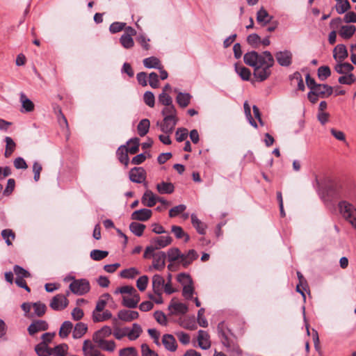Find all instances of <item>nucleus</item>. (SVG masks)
<instances>
[{"instance_id": "nucleus-10", "label": "nucleus", "mask_w": 356, "mask_h": 356, "mask_svg": "<svg viewBox=\"0 0 356 356\" xmlns=\"http://www.w3.org/2000/svg\"><path fill=\"white\" fill-rule=\"evenodd\" d=\"M172 241V239L170 236H161L154 238L151 243L156 250L168 246L171 244Z\"/></svg>"}, {"instance_id": "nucleus-45", "label": "nucleus", "mask_w": 356, "mask_h": 356, "mask_svg": "<svg viewBox=\"0 0 356 356\" xmlns=\"http://www.w3.org/2000/svg\"><path fill=\"white\" fill-rule=\"evenodd\" d=\"M112 317V314L110 311L106 310L102 314L96 313L95 311L92 312V320L94 322H102L110 319Z\"/></svg>"}, {"instance_id": "nucleus-40", "label": "nucleus", "mask_w": 356, "mask_h": 356, "mask_svg": "<svg viewBox=\"0 0 356 356\" xmlns=\"http://www.w3.org/2000/svg\"><path fill=\"white\" fill-rule=\"evenodd\" d=\"M35 351L38 356H50L51 348L44 343H39L35 347Z\"/></svg>"}, {"instance_id": "nucleus-12", "label": "nucleus", "mask_w": 356, "mask_h": 356, "mask_svg": "<svg viewBox=\"0 0 356 356\" xmlns=\"http://www.w3.org/2000/svg\"><path fill=\"white\" fill-rule=\"evenodd\" d=\"M141 202L144 206L152 207L157 202V197L152 191L147 189L141 198Z\"/></svg>"}, {"instance_id": "nucleus-9", "label": "nucleus", "mask_w": 356, "mask_h": 356, "mask_svg": "<svg viewBox=\"0 0 356 356\" xmlns=\"http://www.w3.org/2000/svg\"><path fill=\"white\" fill-rule=\"evenodd\" d=\"M152 267L158 270H161L165 266L166 254L164 252H159L152 254Z\"/></svg>"}, {"instance_id": "nucleus-2", "label": "nucleus", "mask_w": 356, "mask_h": 356, "mask_svg": "<svg viewBox=\"0 0 356 356\" xmlns=\"http://www.w3.org/2000/svg\"><path fill=\"white\" fill-rule=\"evenodd\" d=\"M332 187L334 188V195L341 200L338 203V207L342 216L356 227V209L350 202L354 199V194L352 191L348 188H343L341 185L335 184Z\"/></svg>"}, {"instance_id": "nucleus-30", "label": "nucleus", "mask_w": 356, "mask_h": 356, "mask_svg": "<svg viewBox=\"0 0 356 356\" xmlns=\"http://www.w3.org/2000/svg\"><path fill=\"white\" fill-rule=\"evenodd\" d=\"M353 69L354 67L351 64L348 63H341V61H339L334 67L335 71L341 74L350 73Z\"/></svg>"}, {"instance_id": "nucleus-1", "label": "nucleus", "mask_w": 356, "mask_h": 356, "mask_svg": "<svg viewBox=\"0 0 356 356\" xmlns=\"http://www.w3.org/2000/svg\"><path fill=\"white\" fill-rule=\"evenodd\" d=\"M243 60L246 65L254 68L253 75L257 81H264L270 76L275 60L270 51L259 54L252 51L245 54Z\"/></svg>"}, {"instance_id": "nucleus-33", "label": "nucleus", "mask_w": 356, "mask_h": 356, "mask_svg": "<svg viewBox=\"0 0 356 356\" xmlns=\"http://www.w3.org/2000/svg\"><path fill=\"white\" fill-rule=\"evenodd\" d=\"M68 350V346L66 343H61L51 348V355L54 356H66Z\"/></svg>"}, {"instance_id": "nucleus-36", "label": "nucleus", "mask_w": 356, "mask_h": 356, "mask_svg": "<svg viewBox=\"0 0 356 356\" xmlns=\"http://www.w3.org/2000/svg\"><path fill=\"white\" fill-rule=\"evenodd\" d=\"M191 222L199 234H205L206 225L194 213L191 215Z\"/></svg>"}, {"instance_id": "nucleus-59", "label": "nucleus", "mask_w": 356, "mask_h": 356, "mask_svg": "<svg viewBox=\"0 0 356 356\" xmlns=\"http://www.w3.org/2000/svg\"><path fill=\"white\" fill-rule=\"evenodd\" d=\"M290 79L293 81H296L298 83V88L300 90H305V84L303 82L302 77L300 72H296L293 73L291 76Z\"/></svg>"}, {"instance_id": "nucleus-48", "label": "nucleus", "mask_w": 356, "mask_h": 356, "mask_svg": "<svg viewBox=\"0 0 356 356\" xmlns=\"http://www.w3.org/2000/svg\"><path fill=\"white\" fill-rule=\"evenodd\" d=\"M141 332L142 328L140 325L137 323H134L132 329L128 333H127V335L130 340H135L139 337Z\"/></svg>"}, {"instance_id": "nucleus-23", "label": "nucleus", "mask_w": 356, "mask_h": 356, "mask_svg": "<svg viewBox=\"0 0 356 356\" xmlns=\"http://www.w3.org/2000/svg\"><path fill=\"white\" fill-rule=\"evenodd\" d=\"M143 63L144 66L148 69L155 68L161 70V66L162 65L160 60L155 56L146 58L143 60Z\"/></svg>"}, {"instance_id": "nucleus-7", "label": "nucleus", "mask_w": 356, "mask_h": 356, "mask_svg": "<svg viewBox=\"0 0 356 356\" xmlns=\"http://www.w3.org/2000/svg\"><path fill=\"white\" fill-rule=\"evenodd\" d=\"M68 302V300L65 295L58 294L52 298L50 307L54 310L60 311L67 307Z\"/></svg>"}, {"instance_id": "nucleus-16", "label": "nucleus", "mask_w": 356, "mask_h": 356, "mask_svg": "<svg viewBox=\"0 0 356 356\" xmlns=\"http://www.w3.org/2000/svg\"><path fill=\"white\" fill-rule=\"evenodd\" d=\"M152 216V211L148 209L136 210L131 214V218L136 220L146 221Z\"/></svg>"}, {"instance_id": "nucleus-60", "label": "nucleus", "mask_w": 356, "mask_h": 356, "mask_svg": "<svg viewBox=\"0 0 356 356\" xmlns=\"http://www.w3.org/2000/svg\"><path fill=\"white\" fill-rule=\"evenodd\" d=\"M137 42L141 45L143 49L147 51L150 49L149 42V38H147L145 35L140 34L136 38Z\"/></svg>"}, {"instance_id": "nucleus-21", "label": "nucleus", "mask_w": 356, "mask_h": 356, "mask_svg": "<svg viewBox=\"0 0 356 356\" xmlns=\"http://www.w3.org/2000/svg\"><path fill=\"white\" fill-rule=\"evenodd\" d=\"M165 280L160 275H154L152 277V289L154 293H162Z\"/></svg>"}, {"instance_id": "nucleus-50", "label": "nucleus", "mask_w": 356, "mask_h": 356, "mask_svg": "<svg viewBox=\"0 0 356 356\" xmlns=\"http://www.w3.org/2000/svg\"><path fill=\"white\" fill-rule=\"evenodd\" d=\"M247 42L253 48H257L261 44V38L257 33H252L247 37Z\"/></svg>"}, {"instance_id": "nucleus-44", "label": "nucleus", "mask_w": 356, "mask_h": 356, "mask_svg": "<svg viewBox=\"0 0 356 356\" xmlns=\"http://www.w3.org/2000/svg\"><path fill=\"white\" fill-rule=\"evenodd\" d=\"M130 231L137 236L143 235L145 225L139 222H133L129 225Z\"/></svg>"}, {"instance_id": "nucleus-17", "label": "nucleus", "mask_w": 356, "mask_h": 356, "mask_svg": "<svg viewBox=\"0 0 356 356\" xmlns=\"http://www.w3.org/2000/svg\"><path fill=\"white\" fill-rule=\"evenodd\" d=\"M175 92H177L176 97L177 103L181 108H186L191 103L192 96L188 92H177V89H175Z\"/></svg>"}, {"instance_id": "nucleus-49", "label": "nucleus", "mask_w": 356, "mask_h": 356, "mask_svg": "<svg viewBox=\"0 0 356 356\" xmlns=\"http://www.w3.org/2000/svg\"><path fill=\"white\" fill-rule=\"evenodd\" d=\"M331 75V70L328 66H321L318 69V77L321 81L326 80Z\"/></svg>"}, {"instance_id": "nucleus-8", "label": "nucleus", "mask_w": 356, "mask_h": 356, "mask_svg": "<svg viewBox=\"0 0 356 356\" xmlns=\"http://www.w3.org/2000/svg\"><path fill=\"white\" fill-rule=\"evenodd\" d=\"M47 329L48 324L45 321L36 320L33 321L29 326L28 332L30 335L33 336L38 332L44 331L47 330Z\"/></svg>"}, {"instance_id": "nucleus-54", "label": "nucleus", "mask_w": 356, "mask_h": 356, "mask_svg": "<svg viewBox=\"0 0 356 356\" xmlns=\"http://www.w3.org/2000/svg\"><path fill=\"white\" fill-rule=\"evenodd\" d=\"M356 80L355 75L353 73H348L341 76L338 79V81L341 84L350 85L353 83Z\"/></svg>"}, {"instance_id": "nucleus-26", "label": "nucleus", "mask_w": 356, "mask_h": 356, "mask_svg": "<svg viewBox=\"0 0 356 356\" xmlns=\"http://www.w3.org/2000/svg\"><path fill=\"white\" fill-rule=\"evenodd\" d=\"M272 19L273 17L270 16L264 8H260L257 13V21L262 24L263 26L268 24Z\"/></svg>"}, {"instance_id": "nucleus-14", "label": "nucleus", "mask_w": 356, "mask_h": 356, "mask_svg": "<svg viewBox=\"0 0 356 356\" xmlns=\"http://www.w3.org/2000/svg\"><path fill=\"white\" fill-rule=\"evenodd\" d=\"M118 318L125 322H130L137 319L139 316L138 312L136 311L122 309L120 310L118 314Z\"/></svg>"}, {"instance_id": "nucleus-19", "label": "nucleus", "mask_w": 356, "mask_h": 356, "mask_svg": "<svg viewBox=\"0 0 356 356\" xmlns=\"http://www.w3.org/2000/svg\"><path fill=\"white\" fill-rule=\"evenodd\" d=\"M312 90L321 98L331 95L333 92L332 88L327 84H318Z\"/></svg>"}, {"instance_id": "nucleus-52", "label": "nucleus", "mask_w": 356, "mask_h": 356, "mask_svg": "<svg viewBox=\"0 0 356 356\" xmlns=\"http://www.w3.org/2000/svg\"><path fill=\"white\" fill-rule=\"evenodd\" d=\"M140 274L136 268L124 269L120 272V276L123 278L131 279Z\"/></svg>"}, {"instance_id": "nucleus-13", "label": "nucleus", "mask_w": 356, "mask_h": 356, "mask_svg": "<svg viewBox=\"0 0 356 356\" xmlns=\"http://www.w3.org/2000/svg\"><path fill=\"white\" fill-rule=\"evenodd\" d=\"M162 343L165 349L170 352H175L177 348V344L175 338L170 334H165L163 336Z\"/></svg>"}, {"instance_id": "nucleus-25", "label": "nucleus", "mask_w": 356, "mask_h": 356, "mask_svg": "<svg viewBox=\"0 0 356 356\" xmlns=\"http://www.w3.org/2000/svg\"><path fill=\"white\" fill-rule=\"evenodd\" d=\"M156 189L160 194H171L175 191V186L171 182L162 181L156 185Z\"/></svg>"}, {"instance_id": "nucleus-28", "label": "nucleus", "mask_w": 356, "mask_h": 356, "mask_svg": "<svg viewBox=\"0 0 356 356\" xmlns=\"http://www.w3.org/2000/svg\"><path fill=\"white\" fill-rule=\"evenodd\" d=\"M111 334V328L109 326L106 325L94 334L92 339L94 341H98L99 339H104L105 338L109 337Z\"/></svg>"}, {"instance_id": "nucleus-61", "label": "nucleus", "mask_w": 356, "mask_h": 356, "mask_svg": "<svg viewBox=\"0 0 356 356\" xmlns=\"http://www.w3.org/2000/svg\"><path fill=\"white\" fill-rule=\"evenodd\" d=\"M186 209V205L184 204H179L177 206H175L172 207L169 211V216L170 218H174L178 216L179 214L183 213Z\"/></svg>"}, {"instance_id": "nucleus-53", "label": "nucleus", "mask_w": 356, "mask_h": 356, "mask_svg": "<svg viewBox=\"0 0 356 356\" xmlns=\"http://www.w3.org/2000/svg\"><path fill=\"white\" fill-rule=\"evenodd\" d=\"M120 42L122 46L127 49L132 48L134 45V41L132 37L128 35L127 36L124 35H121L120 38Z\"/></svg>"}, {"instance_id": "nucleus-3", "label": "nucleus", "mask_w": 356, "mask_h": 356, "mask_svg": "<svg viewBox=\"0 0 356 356\" xmlns=\"http://www.w3.org/2000/svg\"><path fill=\"white\" fill-rule=\"evenodd\" d=\"M72 282L69 287L70 291L76 295L83 296L87 293L90 289V282L86 279L76 280L72 277Z\"/></svg>"}, {"instance_id": "nucleus-37", "label": "nucleus", "mask_w": 356, "mask_h": 356, "mask_svg": "<svg viewBox=\"0 0 356 356\" xmlns=\"http://www.w3.org/2000/svg\"><path fill=\"white\" fill-rule=\"evenodd\" d=\"M6 142V150L4 156L8 158L11 156L16 148V143L12 138L6 136L4 139Z\"/></svg>"}, {"instance_id": "nucleus-63", "label": "nucleus", "mask_w": 356, "mask_h": 356, "mask_svg": "<svg viewBox=\"0 0 356 356\" xmlns=\"http://www.w3.org/2000/svg\"><path fill=\"white\" fill-rule=\"evenodd\" d=\"M143 99L145 103L149 107L152 108L154 106L155 98L153 92L150 91L145 92L143 95Z\"/></svg>"}, {"instance_id": "nucleus-47", "label": "nucleus", "mask_w": 356, "mask_h": 356, "mask_svg": "<svg viewBox=\"0 0 356 356\" xmlns=\"http://www.w3.org/2000/svg\"><path fill=\"white\" fill-rule=\"evenodd\" d=\"M335 8L339 14H343L350 8V4L348 0L337 1Z\"/></svg>"}, {"instance_id": "nucleus-35", "label": "nucleus", "mask_w": 356, "mask_h": 356, "mask_svg": "<svg viewBox=\"0 0 356 356\" xmlns=\"http://www.w3.org/2000/svg\"><path fill=\"white\" fill-rule=\"evenodd\" d=\"M356 28L353 25L342 26L339 35L344 39H348L355 33Z\"/></svg>"}, {"instance_id": "nucleus-18", "label": "nucleus", "mask_w": 356, "mask_h": 356, "mask_svg": "<svg viewBox=\"0 0 356 356\" xmlns=\"http://www.w3.org/2000/svg\"><path fill=\"white\" fill-rule=\"evenodd\" d=\"M348 56L347 49L344 44L337 45L333 50V57L335 60L342 61Z\"/></svg>"}, {"instance_id": "nucleus-6", "label": "nucleus", "mask_w": 356, "mask_h": 356, "mask_svg": "<svg viewBox=\"0 0 356 356\" xmlns=\"http://www.w3.org/2000/svg\"><path fill=\"white\" fill-rule=\"evenodd\" d=\"M129 176L132 182L141 184L145 181L146 172L142 167H135L131 169Z\"/></svg>"}, {"instance_id": "nucleus-20", "label": "nucleus", "mask_w": 356, "mask_h": 356, "mask_svg": "<svg viewBox=\"0 0 356 356\" xmlns=\"http://www.w3.org/2000/svg\"><path fill=\"white\" fill-rule=\"evenodd\" d=\"M197 341L199 346L203 350H207L211 346V343L209 339V334L204 330H199Z\"/></svg>"}, {"instance_id": "nucleus-29", "label": "nucleus", "mask_w": 356, "mask_h": 356, "mask_svg": "<svg viewBox=\"0 0 356 356\" xmlns=\"http://www.w3.org/2000/svg\"><path fill=\"white\" fill-rule=\"evenodd\" d=\"M98 346L104 350H106L108 352H113L115 350L116 345L114 341H107L105 339H99L98 341H95Z\"/></svg>"}, {"instance_id": "nucleus-42", "label": "nucleus", "mask_w": 356, "mask_h": 356, "mask_svg": "<svg viewBox=\"0 0 356 356\" xmlns=\"http://www.w3.org/2000/svg\"><path fill=\"white\" fill-rule=\"evenodd\" d=\"M181 256L182 253L177 248H170L168 251V260L171 262L179 260V263L181 264Z\"/></svg>"}, {"instance_id": "nucleus-15", "label": "nucleus", "mask_w": 356, "mask_h": 356, "mask_svg": "<svg viewBox=\"0 0 356 356\" xmlns=\"http://www.w3.org/2000/svg\"><path fill=\"white\" fill-rule=\"evenodd\" d=\"M20 102L22 104V113H29L34 110L35 106L33 102L29 99L24 92L20 93Z\"/></svg>"}, {"instance_id": "nucleus-24", "label": "nucleus", "mask_w": 356, "mask_h": 356, "mask_svg": "<svg viewBox=\"0 0 356 356\" xmlns=\"http://www.w3.org/2000/svg\"><path fill=\"white\" fill-rule=\"evenodd\" d=\"M198 255L195 250H190L186 254L181 256V264L186 267L197 258Z\"/></svg>"}, {"instance_id": "nucleus-22", "label": "nucleus", "mask_w": 356, "mask_h": 356, "mask_svg": "<svg viewBox=\"0 0 356 356\" xmlns=\"http://www.w3.org/2000/svg\"><path fill=\"white\" fill-rule=\"evenodd\" d=\"M218 336L221 340V342L223 343H227L228 340L229 339L228 337V334L230 332L229 330L226 327L224 322H220L218 323L217 326Z\"/></svg>"}, {"instance_id": "nucleus-51", "label": "nucleus", "mask_w": 356, "mask_h": 356, "mask_svg": "<svg viewBox=\"0 0 356 356\" xmlns=\"http://www.w3.org/2000/svg\"><path fill=\"white\" fill-rule=\"evenodd\" d=\"M108 254V252L107 251L93 250L90 252V256L95 261H100L106 257Z\"/></svg>"}, {"instance_id": "nucleus-11", "label": "nucleus", "mask_w": 356, "mask_h": 356, "mask_svg": "<svg viewBox=\"0 0 356 356\" xmlns=\"http://www.w3.org/2000/svg\"><path fill=\"white\" fill-rule=\"evenodd\" d=\"M140 302V296L137 293H134L130 296H122V305L128 308L134 309L138 306Z\"/></svg>"}, {"instance_id": "nucleus-5", "label": "nucleus", "mask_w": 356, "mask_h": 356, "mask_svg": "<svg viewBox=\"0 0 356 356\" xmlns=\"http://www.w3.org/2000/svg\"><path fill=\"white\" fill-rule=\"evenodd\" d=\"M275 58L278 64L282 67H289L292 63L293 54L291 51L284 50L275 53Z\"/></svg>"}, {"instance_id": "nucleus-34", "label": "nucleus", "mask_w": 356, "mask_h": 356, "mask_svg": "<svg viewBox=\"0 0 356 356\" xmlns=\"http://www.w3.org/2000/svg\"><path fill=\"white\" fill-rule=\"evenodd\" d=\"M150 122L148 119H143L137 126V131L140 136H145L149 131Z\"/></svg>"}, {"instance_id": "nucleus-43", "label": "nucleus", "mask_w": 356, "mask_h": 356, "mask_svg": "<svg viewBox=\"0 0 356 356\" xmlns=\"http://www.w3.org/2000/svg\"><path fill=\"white\" fill-rule=\"evenodd\" d=\"M127 144H128L129 147H126V149L129 153L134 154L138 152L139 145H140L139 138H131L127 142Z\"/></svg>"}, {"instance_id": "nucleus-39", "label": "nucleus", "mask_w": 356, "mask_h": 356, "mask_svg": "<svg viewBox=\"0 0 356 356\" xmlns=\"http://www.w3.org/2000/svg\"><path fill=\"white\" fill-rule=\"evenodd\" d=\"M73 328V324L69 321H66L63 323L59 330V336L61 338H66L69 334L72 332Z\"/></svg>"}, {"instance_id": "nucleus-32", "label": "nucleus", "mask_w": 356, "mask_h": 356, "mask_svg": "<svg viewBox=\"0 0 356 356\" xmlns=\"http://www.w3.org/2000/svg\"><path fill=\"white\" fill-rule=\"evenodd\" d=\"M169 309L176 314H184L188 311L187 306L181 302H174L170 305Z\"/></svg>"}, {"instance_id": "nucleus-31", "label": "nucleus", "mask_w": 356, "mask_h": 356, "mask_svg": "<svg viewBox=\"0 0 356 356\" xmlns=\"http://www.w3.org/2000/svg\"><path fill=\"white\" fill-rule=\"evenodd\" d=\"M236 72L240 76V77L244 81H248L250 79L251 72L250 70L244 67L241 64L236 63L235 66Z\"/></svg>"}, {"instance_id": "nucleus-41", "label": "nucleus", "mask_w": 356, "mask_h": 356, "mask_svg": "<svg viewBox=\"0 0 356 356\" xmlns=\"http://www.w3.org/2000/svg\"><path fill=\"white\" fill-rule=\"evenodd\" d=\"M128 153L125 145L120 146L117 150V154L120 161L125 165H127L129 161Z\"/></svg>"}, {"instance_id": "nucleus-55", "label": "nucleus", "mask_w": 356, "mask_h": 356, "mask_svg": "<svg viewBox=\"0 0 356 356\" xmlns=\"http://www.w3.org/2000/svg\"><path fill=\"white\" fill-rule=\"evenodd\" d=\"M1 236L5 240L6 243L8 245H12V241L15 238V233L9 229L2 230Z\"/></svg>"}, {"instance_id": "nucleus-56", "label": "nucleus", "mask_w": 356, "mask_h": 356, "mask_svg": "<svg viewBox=\"0 0 356 356\" xmlns=\"http://www.w3.org/2000/svg\"><path fill=\"white\" fill-rule=\"evenodd\" d=\"M243 107H244L245 115L249 123L253 127L257 128V124L252 117L250 106L248 104V102H245V103L243 104Z\"/></svg>"}, {"instance_id": "nucleus-46", "label": "nucleus", "mask_w": 356, "mask_h": 356, "mask_svg": "<svg viewBox=\"0 0 356 356\" xmlns=\"http://www.w3.org/2000/svg\"><path fill=\"white\" fill-rule=\"evenodd\" d=\"M161 114L163 118L168 117L170 118H177V110L173 104L165 106L161 111Z\"/></svg>"}, {"instance_id": "nucleus-57", "label": "nucleus", "mask_w": 356, "mask_h": 356, "mask_svg": "<svg viewBox=\"0 0 356 356\" xmlns=\"http://www.w3.org/2000/svg\"><path fill=\"white\" fill-rule=\"evenodd\" d=\"M13 270L17 276L16 278H20L23 280L25 277H29L31 276V274L26 270L18 265H15L14 266Z\"/></svg>"}, {"instance_id": "nucleus-64", "label": "nucleus", "mask_w": 356, "mask_h": 356, "mask_svg": "<svg viewBox=\"0 0 356 356\" xmlns=\"http://www.w3.org/2000/svg\"><path fill=\"white\" fill-rule=\"evenodd\" d=\"M119 356H138V355L135 348L128 347L120 350Z\"/></svg>"}, {"instance_id": "nucleus-27", "label": "nucleus", "mask_w": 356, "mask_h": 356, "mask_svg": "<svg viewBox=\"0 0 356 356\" xmlns=\"http://www.w3.org/2000/svg\"><path fill=\"white\" fill-rule=\"evenodd\" d=\"M85 356H93L99 350L89 340H85L82 348Z\"/></svg>"}, {"instance_id": "nucleus-38", "label": "nucleus", "mask_w": 356, "mask_h": 356, "mask_svg": "<svg viewBox=\"0 0 356 356\" xmlns=\"http://www.w3.org/2000/svg\"><path fill=\"white\" fill-rule=\"evenodd\" d=\"M88 327L83 323H78L76 324L72 335L74 339L81 338L87 331Z\"/></svg>"}, {"instance_id": "nucleus-4", "label": "nucleus", "mask_w": 356, "mask_h": 356, "mask_svg": "<svg viewBox=\"0 0 356 356\" xmlns=\"http://www.w3.org/2000/svg\"><path fill=\"white\" fill-rule=\"evenodd\" d=\"M178 122V118H163L162 122H157V125L160 127L161 131L166 134H171Z\"/></svg>"}, {"instance_id": "nucleus-58", "label": "nucleus", "mask_w": 356, "mask_h": 356, "mask_svg": "<svg viewBox=\"0 0 356 356\" xmlns=\"http://www.w3.org/2000/svg\"><path fill=\"white\" fill-rule=\"evenodd\" d=\"M223 345L227 348V351L229 352L236 353L237 355H240L241 353V350L238 344L230 339L228 340L227 343H223Z\"/></svg>"}, {"instance_id": "nucleus-62", "label": "nucleus", "mask_w": 356, "mask_h": 356, "mask_svg": "<svg viewBox=\"0 0 356 356\" xmlns=\"http://www.w3.org/2000/svg\"><path fill=\"white\" fill-rule=\"evenodd\" d=\"M148 277L147 275H143L140 277L136 281V286L140 291H143L146 289L148 284Z\"/></svg>"}]
</instances>
